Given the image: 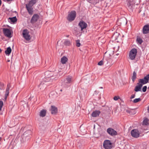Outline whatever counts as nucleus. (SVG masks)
Returning <instances> with one entry per match:
<instances>
[{"mask_svg":"<svg viewBox=\"0 0 149 149\" xmlns=\"http://www.w3.org/2000/svg\"><path fill=\"white\" fill-rule=\"evenodd\" d=\"M100 112L98 110H95L93 111L91 114V116L93 117H97L99 116Z\"/></svg>","mask_w":149,"mask_h":149,"instance_id":"dca6fc26","label":"nucleus"},{"mask_svg":"<svg viewBox=\"0 0 149 149\" xmlns=\"http://www.w3.org/2000/svg\"><path fill=\"white\" fill-rule=\"evenodd\" d=\"M63 43L66 46H70L71 44V42L69 40H64Z\"/></svg>","mask_w":149,"mask_h":149,"instance_id":"bb28decb","label":"nucleus"},{"mask_svg":"<svg viewBox=\"0 0 149 149\" xmlns=\"http://www.w3.org/2000/svg\"><path fill=\"white\" fill-rule=\"evenodd\" d=\"M51 113L53 114H56L57 112V109L54 106H52L51 108Z\"/></svg>","mask_w":149,"mask_h":149,"instance_id":"f3484780","label":"nucleus"},{"mask_svg":"<svg viewBox=\"0 0 149 149\" xmlns=\"http://www.w3.org/2000/svg\"><path fill=\"white\" fill-rule=\"evenodd\" d=\"M45 85H44V87H45Z\"/></svg>","mask_w":149,"mask_h":149,"instance_id":"49530a36","label":"nucleus"},{"mask_svg":"<svg viewBox=\"0 0 149 149\" xmlns=\"http://www.w3.org/2000/svg\"><path fill=\"white\" fill-rule=\"evenodd\" d=\"M137 53V49L135 48L132 49L130 52L129 57L130 58L131 60L135 59L136 54Z\"/></svg>","mask_w":149,"mask_h":149,"instance_id":"f03ea898","label":"nucleus"},{"mask_svg":"<svg viewBox=\"0 0 149 149\" xmlns=\"http://www.w3.org/2000/svg\"><path fill=\"white\" fill-rule=\"evenodd\" d=\"M10 61V60H8V62H9Z\"/></svg>","mask_w":149,"mask_h":149,"instance_id":"de8ad7c7","label":"nucleus"},{"mask_svg":"<svg viewBox=\"0 0 149 149\" xmlns=\"http://www.w3.org/2000/svg\"><path fill=\"white\" fill-rule=\"evenodd\" d=\"M75 17H76V13H75Z\"/></svg>","mask_w":149,"mask_h":149,"instance_id":"8fccbe9b","label":"nucleus"},{"mask_svg":"<svg viewBox=\"0 0 149 149\" xmlns=\"http://www.w3.org/2000/svg\"><path fill=\"white\" fill-rule=\"evenodd\" d=\"M76 45L77 47H79L81 45V44L80 43V41L79 40H76Z\"/></svg>","mask_w":149,"mask_h":149,"instance_id":"c756f323","label":"nucleus"},{"mask_svg":"<svg viewBox=\"0 0 149 149\" xmlns=\"http://www.w3.org/2000/svg\"><path fill=\"white\" fill-rule=\"evenodd\" d=\"M11 52V49L10 47H8L5 51V53L6 55L9 56Z\"/></svg>","mask_w":149,"mask_h":149,"instance_id":"412c9836","label":"nucleus"},{"mask_svg":"<svg viewBox=\"0 0 149 149\" xmlns=\"http://www.w3.org/2000/svg\"><path fill=\"white\" fill-rule=\"evenodd\" d=\"M3 32L4 35L7 37H10L11 32L10 30L8 29L3 28Z\"/></svg>","mask_w":149,"mask_h":149,"instance_id":"f8f14e48","label":"nucleus"},{"mask_svg":"<svg viewBox=\"0 0 149 149\" xmlns=\"http://www.w3.org/2000/svg\"><path fill=\"white\" fill-rule=\"evenodd\" d=\"M1 2H1V0H0V6H1Z\"/></svg>","mask_w":149,"mask_h":149,"instance_id":"4c0bfd02","label":"nucleus"},{"mask_svg":"<svg viewBox=\"0 0 149 149\" xmlns=\"http://www.w3.org/2000/svg\"><path fill=\"white\" fill-rule=\"evenodd\" d=\"M135 95L134 94H133L131 95V97H130V99H132L135 97Z\"/></svg>","mask_w":149,"mask_h":149,"instance_id":"f704fd0d","label":"nucleus"},{"mask_svg":"<svg viewBox=\"0 0 149 149\" xmlns=\"http://www.w3.org/2000/svg\"><path fill=\"white\" fill-rule=\"evenodd\" d=\"M46 113V111L45 110L43 109L39 112V116L40 117H45Z\"/></svg>","mask_w":149,"mask_h":149,"instance_id":"aec40b11","label":"nucleus"},{"mask_svg":"<svg viewBox=\"0 0 149 149\" xmlns=\"http://www.w3.org/2000/svg\"><path fill=\"white\" fill-rule=\"evenodd\" d=\"M103 146L105 149H111L112 148V143L109 140H106L103 143Z\"/></svg>","mask_w":149,"mask_h":149,"instance_id":"20e7f679","label":"nucleus"},{"mask_svg":"<svg viewBox=\"0 0 149 149\" xmlns=\"http://www.w3.org/2000/svg\"><path fill=\"white\" fill-rule=\"evenodd\" d=\"M147 87L146 86H144L142 88V91L144 92H145L147 90Z\"/></svg>","mask_w":149,"mask_h":149,"instance_id":"7c9ffc66","label":"nucleus"},{"mask_svg":"<svg viewBox=\"0 0 149 149\" xmlns=\"http://www.w3.org/2000/svg\"><path fill=\"white\" fill-rule=\"evenodd\" d=\"M131 134L132 137L137 138L139 137L140 133L138 130L134 129L131 131Z\"/></svg>","mask_w":149,"mask_h":149,"instance_id":"423d86ee","label":"nucleus"},{"mask_svg":"<svg viewBox=\"0 0 149 149\" xmlns=\"http://www.w3.org/2000/svg\"><path fill=\"white\" fill-rule=\"evenodd\" d=\"M44 84V83H40V85H39V86L40 87V89H41L42 88V86L43 85V84Z\"/></svg>","mask_w":149,"mask_h":149,"instance_id":"c9c22d12","label":"nucleus"},{"mask_svg":"<svg viewBox=\"0 0 149 149\" xmlns=\"http://www.w3.org/2000/svg\"><path fill=\"white\" fill-rule=\"evenodd\" d=\"M99 65H102L103 64V61L101 60L98 63V64Z\"/></svg>","mask_w":149,"mask_h":149,"instance_id":"473e14b6","label":"nucleus"},{"mask_svg":"<svg viewBox=\"0 0 149 149\" xmlns=\"http://www.w3.org/2000/svg\"><path fill=\"white\" fill-rule=\"evenodd\" d=\"M2 108H1V107H0V111L1 110V109Z\"/></svg>","mask_w":149,"mask_h":149,"instance_id":"c03bdc74","label":"nucleus"},{"mask_svg":"<svg viewBox=\"0 0 149 149\" xmlns=\"http://www.w3.org/2000/svg\"><path fill=\"white\" fill-rule=\"evenodd\" d=\"M67 19L70 22H71L74 19V10L72 11L68 14Z\"/></svg>","mask_w":149,"mask_h":149,"instance_id":"6e6552de","label":"nucleus"},{"mask_svg":"<svg viewBox=\"0 0 149 149\" xmlns=\"http://www.w3.org/2000/svg\"><path fill=\"white\" fill-rule=\"evenodd\" d=\"M118 55V54H116V55Z\"/></svg>","mask_w":149,"mask_h":149,"instance_id":"09e8293b","label":"nucleus"},{"mask_svg":"<svg viewBox=\"0 0 149 149\" xmlns=\"http://www.w3.org/2000/svg\"><path fill=\"white\" fill-rule=\"evenodd\" d=\"M148 111L149 113V105L148 107Z\"/></svg>","mask_w":149,"mask_h":149,"instance_id":"e433bc0d","label":"nucleus"},{"mask_svg":"<svg viewBox=\"0 0 149 149\" xmlns=\"http://www.w3.org/2000/svg\"><path fill=\"white\" fill-rule=\"evenodd\" d=\"M7 1H10L11 0H6Z\"/></svg>","mask_w":149,"mask_h":149,"instance_id":"37998d69","label":"nucleus"},{"mask_svg":"<svg viewBox=\"0 0 149 149\" xmlns=\"http://www.w3.org/2000/svg\"><path fill=\"white\" fill-rule=\"evenodd\" d=\"M49 76L47 77H46L45 78L47 77L48 79H47L46 80H45V82H48L50 81L51 80V81H52V80L53 79V78H52L53 76H51V74H49Z\"/></svg>","mask_w":149,"mask_h":149,"instance_id":"5701e85b","label":"nucleus"},{"mask_svg":"<svg viewBox=\"0 0 149 149\" xmlns=\"http://www.w3.org/2000/svg\"><path fill=\"white\" fill-rule=\"evenodd\" d=\"M60 91L62 92V89H61L60 90Z\"/></svg>","mask_w":149,"mask_h":149,"instance_id":"79ce46f5","label":"nucleus"},{"mask_svg":"<svg viewBox=\"0 0 149 149\" xmlns=\"http://www.w3.org/2000/svg\"><path fill=\"white\" fill-rule=\"evenodd\" d=\"M39 16L38 14H34L31 19V22L32 24H34L37 22L39 18Z\"/></svg>","mask_w":149,"mask_h":149,"instance_id":"9d476101","label":"nucleus"},{"mask_svg":"<svg viewBox=\"0 0 149 149\" xmlns=\"http://www.w3.org/2000/svg\"><path fill=\"white\" fill-rule=\"evenodd\" d=\"M128 10L130 12H132L134 6V0H129L127 3Z\"/></svg>","mask_w":149,"mask_h":149,"instance_id":"39448f33","label":"nucleus"},{"mask_svg":"<svg viewBox=\"0 0 149 149\" xmlns=\"http://www.w3.org/2000/svg\"><path fill=\"white\" fill-rule=\"evenodd\" d=\"M26 8L30 15H31L33 14V10L32 6H30L26 5Z\"/></svg>","mask_w":149,"mask_h":149,"instance_id":"4468645a","label":"nucleus"},{"mask_svg":"<svg viewBox=\"0 0 149 149\" xmlns=\"http://www.w3.org/2000/svg\"><path fill=\"white\" fill-rule=\"evenodd\" d=\"M136 42L138 45H141L143 42V41L142 38L139 36H137Z\"/></svg>","mask_w":149,"mask_h":149,"instance_id":"6ab92c4d","label":"nucleus"},{"mask_svg":"<svg viewBox=\"0 0 149 149\" xmlns=\"http://www.w3.org/2000/svg\"><path fill=\"white\" fill-rule=\"evenodd\" d=\"M142 33L143 34L149 33V24H146L143 26Z\"/></svg>","mask_w":149,"mask_h":149,"instance_id":"9b49d317","label":"nucleus"},{"mask_svg":"<svg viewBox=\"0 0 149 149\" xmlns=\"http://www.w3.org/2000/svg\"><path fill=\"white\" fill-rule=\"evenodd\" d=\"M4 84L3 83L0 82V89L1 90H3L4 88Z\"/></svg>","mask_w":149,"mask_h":149,"instance_id":"c85d7f7f","label":"nucleus"},{"mask_svg":"<svg viewBox=\"0 0 149 149\" xmlns=\"http://www.w3.org/2000/svg\"><path fill=\"white\" fill-rule=\"evenodd\" d=\"M120 98V97L118 96H115L113 97V99L115 101L117 100L118 99Z\"/></svg>","mask_w":149,"mask_h":149,"instance_id":"2f4dec72","label":"nucleus"},{"mask_svg":"<svg viewBox=\"0 0 149 149\" xmlns=\"http://www.w3.org/2000/svg\"><path fill=\"white\" fill-rule=\"evenodd\" d=\"M69 36V35H67V37H68Z\"/></svg>","mask_w":149,"mask_h":149,"instance_id":"a19ab883","label":"nucleus"},{"mask_svg":"<svg viewBox=\"0 0 149 149\" xmlns=\"http://www.w3.org/2000/svg\"><path fill=\"white\" fill-rule=\"evenodd\" d=\"M145 84L141 82L139 79V83L137 84V85L135 87L134 91L136 92L141 91V88L143 85Z\"/></svg>","mask_w":149,"mask_h":149,"instance_id":"0eeeda50","label":"nucleus"},{"mask_svg":"<svg viewBox=\"0 0 149 149\" xmlns=\"http://www.w3.org/2000/svg\"><path fill=\"white\" fill-rule=\"evenodd\" d=\"M2 51L1 49L0 48V53Z\"/></svg>","mask_w":149,"mask_h":149,"instance_id":"ea45409f","label":"nucleus"},{"mask_svg":"<svg viewBox=\"0 0 149 149\" xmlns=\"http://www.w3.org/2000/svg\"><path fill=\"white\" fill-rule=\"evenodd\" d=\"M79 25L81 27V31L86 28L87 26V24L83 21H80L79 24Z\"/></svg>","mask_w":149,"mask_h":149,"instance_id":"ddd939ff","label":"nucleus"},{"mask_svg":"<svg viewBox=\"0 0 149 149\" xmlns=\"http://www.w3.org/2000/svg\"><path fill=\"white\" fill-rule=\"evenodd\" d=\"M1 138L0 137V141H1Z\"/></svg>","mask_w":149,"mask_h":149,"instance_id":"a18cd8bd","label":"nucleus"},{"mask_svg":"<svg viewBox=\"0 0 149 149\" xmlns=\"http://www.w3.org/2000/svg\"><path fill=\"white\" fill-rule=\"evenodd\" d=\"M141 99L140 98H136V99H134L133 100V102L134 103H137V102H138L140 101H141Z\"/></svg>","mask_w":149,"mask_h":149,"instance_id":"cd10ccee","label":"nucleus"},{"mask_svg":"<svg viewBox=\"0 0 149 149\" xmlns=\"http://www.w3.org/2000/svg\"><path fill=\"white\" fill-rule=\"evenodd\" d=\"M8 19L10 20V22L13 23H14L15 22H16L17 20V19L15 16L13 17H9Z\"/></svg>","mask_w":149,"mask_h":149,"instance_id":"a878e982","label":"nucleus"},{"mask_svg":"<svg viewBox=\"0 0 149 149\" xmlns=\"http://www.w3.org/2000/svg\"><path fill=\"white\" fill-rule=\"evenodd\" d=\"M108 133L111 136H115L117 135V132L113 129L109 128L107 130Z\"/></svg>","mask_w":149,"mask_h":149,"instance_id":"1a4fd4ad","label":"nucleus"},{"mask_svg":"<svg viewBox=\"0 0 149 149\" xmlns=\"http://www.w3.org/2000/svg\"><path fill=\"white\" fill-rule=\"evenodd\" d=\"M149 120L146 118H144L143 121L142 125H147L148 124Z\"/></svg>","mask_w":149,"mask_h":149,"instance_id":"4be33fe9","label":"nucleus"},{"mask_svg":"<svg viewBox=\"0 0 149 149\" xmlns=\"http://www.w3.org/2000/svg\"><path fill=\"white\" fill-rule=\"evenodd\" d=\"M68 59L65 56L63 57L61 59V62L63 64H65L67 61Z\"/></svg>","mask_w":149,"mask_h":149,"instance_id":"b1692460","label":"nucleus"},{"mask_svg":"<svg viewBox=\"0 0 149 149\" xmlns=\"http://www.w3.org/2000/svg\"><path fill=\"white\" fill-rule=\"evenodd\" d=\"M23 37L26 40L29 41L31 39V37L29 34V31L27 29L23 30L22 31Z\"/></svg>","mask_w":149,"mask_h":149,"instance_id":"7ed1b4c3","label":"nucleus"},{"mask_svg":"<svg viewBox=\"0 0 149 149\" xmlns=\"http://www.w3.org/2000/svg\"><path fill=\"white\" fill-rule=\"evenodd\" d=\"M136 74L135 71L133 72V76L132 77V79L133 82H134L136 78Z\"/></svg>","mask_w":149,"mask_h":149,"instance_id":"393cba45","label":"nucleus"},{"mask_svg":"<svg viewBox=\"0 0 149 149\" xmlns=\"http://www.w3.org/2000/svg\"><path fill=\"white\" fill-rule=\"evenodd\" d=\"M37 1V0H31L29 1L28 4H26V5L32 7V6L36 3Z\"/></svg>","mask_w":149,"mask_h":149,"instance_id":"a211bd4d","label":"nucleus"},{"mask_svg":"<svg viewBox=\"0 0 149 149\" xmlns=\"http://www.w3.org/2000/svg\"><path fill=\"white\" fill-rule=\"evenodd\" d=\"M11 86L10 83L8 84H7L5 94V99L6 100V99L7 97L9 95V89H10V88H11Z\"/></svg>","mask_w":149,"mask_h":149,"instance_id":"2eb2a0df","label":"nucleus"},{"mask_svg":"<svg viewBox=\"0 0 149 149\" xmlns=\"http://www.w3.org/2000/svg\"><path fill=\"white\" fill-rule=\"evenodd\" d=\"M99 88L102 89L103 88L102 87H99Z\"/></svg>","mask_w":149,"mask_h":149,"instance_id":"58836bf2","label":"nucleus"},{"mask_svg":"<svg viewBox=\"0 0 149 149\" xmlns=\"http://www.w3.org/2000/svg\"><path fill=\"white\" fill-rule=\"evenodd\" d=\"M3 105V102L2 101H0V107L2 108Z\"/></svg>","mask_w":149,"mask_h":149,"instance_id":"72a5a7b5","label":"nucleus"},{"mask_svg":"<svg viewBox=\"0 0 149 149\" xmlns=\"http://www.w3.org/2000/svg\"><path fill=\"white\" fill-rule=\"evenodd\" d=\"M72 81V78L71 77H67L64 79L62 83V86L65 88H68L69 86V84Z\"/></svg>","mask_w":149,"mask_h":149,"instance_id":"f257e3e1","label":"nucleus"}]
</instances>
